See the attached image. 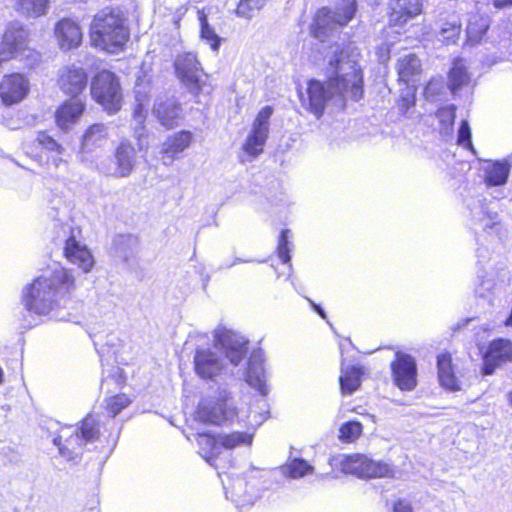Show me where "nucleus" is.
<instances>
[{
  "label": "nucleus",
  "mask_w": 512,
  "mask_h": 512,
  "mask_svg": "<svg viewBox=\"0 0 512 512\" xmlns=\"http://www.w3.org/2000/svg\"><path fill=\"white\" fill-rule=\"evenodd\" d=\"M490 25L489 18L478 13L471 14L466 27L467 42L475 45L481 42Z\"/></svg>",
  "instance_id": "obj_28"
},
{
  "label": "nucleus",
  "mask_w": 512,
  "mask_h": 512,
  "mask_svg": "<svg viewBox=\"0 0 512 512\" xmlns=\"http://www.w3.org/2000/svg\"><path fill=\"white\" fill-rule=\"evenodd\" d=\"M75 277L66 268L56 267L37 277L24 289V305L36 314L45 315L58 307L75 290Z\"/></svg>",
  "instance_id": "obj_2"
},
{
  "label": "nucleus",
  "mask_w": 512,
  "mask_h": 512,
  "mask_svg": "<svg viewBox=\"0 0 512 512\" xmlns=\"http://www.w3.org/2000/svg\"><path fill=\"white\" fill-rule=\"evenodd\" d=\"M512 361V342L507 339H497L490 343L484 355L483 374L491 375L503 363Z\"/></svg>",
  "instance_id": "obj_16"
},
{
  "label": "nucleus",
  "mask_w": 512,
  "mask_h": 512,
  "mask_svg": "<svg viewBox=\"0 0 512 512\" xmlns=\"http://www.w3.org/2000/svg\"><path fill=\"white\" fill-rule=\"evenodd\" d=\"M12 8L25 18H39L48 13L50 0H11Z\"/></svg>",
  "instance_id": "obj_26"
},
{
  "label": "nucleus",
  "mask_w": 512,
  "mask_h": 512,
  "mask_svg": "<svg viewBox=\"0 0 512 512\" xmlns=\"http://www.w3.org/2000/svg\"><path fill=\"white\" fill-rule=\"evenodd\" d=\"M246 339L227 329L226 327H218L214 332V348L221 350L226 358L233 365H238L247 352Z\"/></svg>",
  "instance_id": "obj_11"
},
{
  "label": "nucleus",
  "mask_w": 512,
  "mask_h": 512,
  "mask_svg": "<svg viewBox=\"0 0 512 512\" xmlns=\"http://www.w3.org/2000/svg\"><path fill=\"white\" fill-rule=\"evenodd\" d=\"M194 366L197 375L201 378L212 379L222 372L225 363L217 351L207 348L196 351Z\"/></svg>",
  "instance_id": "obj_17"
},
{
  "label": "nucleus",
  "mask_w": 512,
  "mask_h": 512,
  "mask_svg": "<svg viewBox=\"0 0 512 512\" xmlns=\"http://www.w3.org/2000/svg\"><path fill=\"white\" fill-rule=\"evenodd\" d=\"M192 142L189 131H180L168 137L161 145L163 163L169 165L178 154L186 150Z\"/></svg>",
  "instance_id": "obj_22"
},
{
  "label": "nucleus",
  "mask_w": 512,
  "mask_h": 512,
  "mask_svg": "<svg viewBox=\"0 0 512 512\" xmlns=\"http://www.w3.org/2000/svg\"><path fill=\"white\" fill-rule=\"evenodd\" d=\"M355 12L356 0H342V4L337 7L335 12L326 7L320 9L315 16L312 26L314 36L324 41L329 33L335 31L338 27L348 24Z\"/></svg>",
  "instance_id": "obj_6"
},
{
  "label": "nucleus",
  "mask_w": 512,
  "mask_h": 512,
  "mask_svg": "<svg viewBox=\"0 0 512 512\" xmlns=\"http://www.w3.org/2000/svg\"><path fill=\"white\" fill-rule=\"evenodd\" d=\"M507 398H508V402L509 404L512 406V391H510L507 395Z\"/></svg>",
  "instance_id": "obj_52"
},
{
  "label": "nucleus",
  "mask_w": 512,
  "mask_h": 512,
  "mask_svg": "<svg viewBox=\"0 0 512 512\" xmlns=\"http://www.w3.org/2000/svg\"><path fill=\"white\" fill-rule=\"evenodd\" d=\"M143 109V104L139 103L137 109L135 110L134 116L137 118L138 122L141 123L143 119V115L141 114V111Z\"/></svg>",
  "instance_id": "obj_51"
},
{
  "label": "nucleus",
  "mask_w": 512,
  "mask_h": 512,
  "mask_svg": "<svg viewBox=\"0 0 512 512\" xmlns=\"http://www.w3.org/2000/svg\"><path fill=\"white\" fill-rule=\"evenodd\" d=\"M131 400L125 394L113 396L107 400V409L115 417L122 409L130 404Z\"/></svg>",
  "instance_id": "obj_41"
},
{
  "label": "nucleus",
  "mask_w": 512,
  "mask_h": 512,
  "mask_svg": "<svg viewBox=\"0 0 512 512\" xmlns=\"http://www.w3.org/2000/svg\"><path fill=\"white\" fill-rule=\"evenodd\" d=\"M174 68L177 78L193 93L204 84V72L196 54L183 52L176 56Z\"/></svg>",
  "instance_id": "obj_9"
},
{
  "label": "nucleus",
  "mask_w": 512,
  "mask_h": 512,
  "mask_svg": "<svg viewBox=\"0 0 512 512\" xmlns=\"http://www.w3.org/2000/svg\"><path fill=\"white\" fill-rule=\"evenodd\" d=\"M394 512H412V508L408 503L400 500L395 504Z\"/></svg>",
  "instance_id": "obj_48"
},
{
  "label": "nucleus",
  "mask_w": 512,
  "mask_h": 512,
  "mask_svg": "<svg viewBox=\"0 0 512 512\" xmlns=\"http://www.w3.org/2000/svg\"><path fill=\"white\" fill-rule=\"evenodd\" d=\"M97 435L96 421L89 415L83 420L80 433L76 432L67 437L64 444L61 442L63 436L60 435L54 439V443L59 447L60 454L63 457H66L68 460H75L78 457L80 448L86 442L95 439Z\"/></svg>",
  "instance_id": "obj_10"
},
{
  "label": "nucleus",
  "mask_w": 512,
  "mask_h": 512,
  "mask_svg": "<svg viewBox=\"0 0 512 512\" xmlns=\"http://www.w3.org/2000/svg\"><path fill=\"white\" fill-rule=\"evenodd\" d=\"M461 22L457 17H453L450 21L442 24L440 35L444 41L455 43L461 33Z\"/></svg>",
  "instance_id": "obj_38"
},
{
  "label": "nucleus",
  "mask_w": 512,
  "mask_h": 512,
  "mask_svg": "<svg viewBox=\"0 0 512 512\" xmlns=\"http://www.w3.org/2000/svg\"><path fill=\"white\" fill-rule=\"evenodd\" d=\"M116 168L111 173L115 177H128L136 163V150L134 146L127 142L122 141L115 151Z\"/></svg>",
  "instance_id": "obj_23"
},
{
  "label": "nucleus",
  "mask_w": 512,
  "mask_h": 512,
  "mask_svg": "<svg viewBox=\"0 0 512 512\" xmlns=\"http://www.w3.org/2000/svg\"><path fill=\"white\" fill-rule=\"evenodd\" d=\"M37 141L40 145H42L48 150H56L59 153H61L62 148L60 147V145H58V143L45 132L38 133Z\"/></svg>",
  "instance_id": "obj_46"
},
{
  "label": "nucleus",
  "mask_w": 512,
  "mask_h": 512,
  "mask_svg": "<svg viewBox=\"0 0 512 512\" xmlns=\"http://www.w3.org/2000/svg\"><path fill=\"white\" fill-rule=\"evenodd\" d=\"M330 465L344 474L366 479L393 477L395 473L389 463L373 460L363 454L333 456L330 459Z\"/></svg>",
  "instance_id": "obj_4"
},
{
  "label": "nucleus",
  "mask_w": 512,
  "mask_h": 512,
  "mask_svg": "<svg viewBox=\"0 0 512 512\" xmlns=\"http://www.w3.org/2000/svg\"><path fill=\"white\" fill-rule=\"evenodd\" d=\"M197 443L199 446L200 455L212 466L217 467L214 463V459L217 458L220 453V444L217 437H212L207 434H199L197 437Z\"/></svg>",
  "instance_id": "obj_32"
},
{
  "label": "nucleus",
  "mask_w": 512,
  "mask_h": 512,
  "mask_svg": "<svg viewBox=\"0 0 512 512\" xmlns=\"http://www.w3.org/2000/svg\"><path fill=\"white\" fill-rule=\"evenodd\" d=\"M438 378L442 387L450 391L461 389L459 380L454 374L452 358L449 353H441L437 357Z\"/></svg>",
  "instance_id": "obj_25"
},
{
  "label": "nucleus",
  "mask_w": 512,
  "mask_h": 512,
  "mask_svg": "<svg viewBox=\"0 0 512 512\" xmlns=\"http://www.w3.org/2000/svg\"><path fill=\"white\" fill-rule=\"evenodd\" d=\"M247 383L257 389L262 395L267 394L265 372L262 363L256 356L249 360L248 370L246 373Z\"/></svg>",
  "instance_id": "obj_30"
},
{
  "label": "nucleus",
  "mask_w": 512,
  "mask_h": 512,
  "mask_svg": "<svg viewBox=\"0 0 512 512\" xmlns=\"http://www.w3.org/2000/svg\"><path fill=\"white\" fill-rule=\"evenodd\" d=\"M237 415V411L228 403V396L225 392L217 398L202 400L196 411V418L200 422L215 425L231 421Z\"/></svg>",
  "instance_id": "obj_8"
},
{
  "label": "nucleus",
  "mask_w": 512,
  "mask_h": 512,
  "mask_svg": "<svg viewBox=\"0 0 512 512\" xmlns=\"http://www.w3.org/2000/svg\"><path fill=\"white\" fill-rule=\"evenodd\" d=\"M30 88V80L25 74H6L0 79V100L7 107L19 104L27 98Z\"/></svg>",
  "instance_id": "obj_12"
},
{
  "label": "nucleus",
  "mask_w": 512,
  "mask_h": 512,
  "mask_svg": "<svg viewBox=\"0 0 512 512\" xmlns=\"http://www.w3.org/2000/svg\"><path fill=\"white\" fill-rule=\"evenodd\" d=\"M245 483L242 479H238L231 488V496L232 500L237 504L245 505L253 502V499L246 498L245 494L242 493V489L244 488Z\"/></svg>",
  "instance_id": "obj_42"
},
{
  "label": "nucleus",
  "mask_w": 512,
  "mask_h": 512,
  "mask_svg": "<svg viewBox=\"0 0 512 512\" xmlns=\"http://www.w3.org/2000/svg\"><path fill=\"white\" fill-rule=\"evenodd\" d=\"M272 114V107L265 106L259 111L253 122L251 132L243 144V151L252 158H256L263 152L269 134V119Z\"/></svg>",
  "instance_id": "obj_13"
},
{
  "label": "nucleus",
  "mask_w": 512,
  "mask_h": 512,
  "mask_svg": "<svg viewBox=\"0 0 512 512\" xmlns=\"http://www.w3.org/2000/svg\"><path fill=\"white\" fill-rule=\"evenodd\" d=\"M469 82V76L466 67L462 61H456L449 73V87L452 92H456L459 88Z\"/></svg>",
  "instance_id": "obj_35"
},
{
  "label": "nucleus",
  "mask_w": 512,
  "mask_h": 512,
  "mask_svg": "<svg viewBox=\"0 0 512 512\" xmlns=\"http://www.w3.org/2000/svg\"><path fill=\"white\" fill-rule=\"evenodd\" d=\"M471 131L467 121H463L458 131V144L472 148Z\"/></svg>",
  "instance_id": "obj_45"
},
{
  "label": "nucleus",
  "mask_w": 512,
  "mask_h": 512,
  "mask_svg": "<svg viewBox=\"0 0 512 512\" xmlns=\"http://www.w3.org/2000/svg\"><path fill=\"white\" fill-rule=\"evenodd\" d=\"M108 136V128L101 123H95L89 126L83 134L81 148L83 151L90 152L102 145Z\"/></svg>",
  "instance_id": "obj_29"
},
{
  "label": "nucleus",
  "mask_w": 512,
  "mask_h": 512,
  "mask_svg": "<svg viewBox=\"0 0 512 512\" xmlns=\"http://www.w3.org/2000/svg\"><path fill=\"white\" fill-rule=\"evenodd\" d=\"M397 71L400 80L408 83L415 81L421 72V63L415 54H408L401 57L397 64Z\"/></svg>",
  "instance_id": "obj_31"
},
{
  "label": "nucleus",
  "mask_w": 512,
  "mask_h": 512,
  "mask_svg": "<svg viewBox=\"0 0 512 512\" xmlns=\"http://www.w3.org/2000/svg\"><path fill=\"white\" fill-rule=\"evenodd\" d=\"M85 110V104L78 98L65 101L55 112L57 126L68 131L78 122Z\"/></svg>",
  "instance_id": "obj_20"
},
{
  "label": "nucleus",
  "mask_w": 512,
  "mask_h": 512,
  "mask_svg": "<svg viewBox=\"0 0 512 512\" xmlns=\"http://www.w3.org/2000/svg\"><path fill=\"white\" fill-rule=\"evenodd\" d=\"M391 370L394 383L399 389L411 391L417 386L416 363L410 355L397 352Z\"/></svg>",
  "instance_id": "obj_14"
},
{
  "label": "nucleus",
  "mask_w": 512,
  "mask_h": 512,
  "mask_svg": "<svg viewBox=\"0 0 512 512\" xmlns=\"http://www.w3.org/2000/svg\"><path fill=\"white\" fill-rule=\"evenodd\" d=\"M309 303L311 304V306L313 307V309L323 318L325 319L326 318V313L325 311L317 304H315L312 300L308 299Z\"/></svg>",
  "instance_id": "obj_50"
},
{
  "label": "nucleus",
  "mask_w": 512,
  "mask_h": 512,
  "mask_svg": "<svg viewBox=\"0 0 512 512\" xmlns=\"http://www.w3.org/2000/svg\"><path fill=\"white\" fill-rule=\"evenodd\" d=\"M253 436L244 432H232L230 434H219L218 441L220 448L233 449L241 445H251Z\"/></svg>",
  "instance_id": "obj_34"
},
{
  "label": "nucleus",
  "mask_w": 512,
  "mask_h": 512,
  "mask_svg": "<svg viewBox=\"0 0 512 512\" xmlns=\"http://www.w3.org/2000/svg\"><path fill=\"white\" fill-rule=\"evenodd\" d=\"M129 39V29L120 11L104 9L94 16L90 26L91 44L109 53L121 51Z\"/></svg>",
  "instance_id": "obj_3"
},
{
  "label": "nucleus",
  "mask_w": 512,
  "mask_h": 512,
  "mask_svg": "<svg viewBox=\"0 0 512 512\" xmlns=\"http://www.w3.org/2000/svg\"><path fill=\"white\" fill-rule=\"evenodd\" d=\"M289 233V230H283L278 244V256L283 263H288L290 261V249L288 247Z\"/></svg>",
  "instance_id": "obj_43"
},
{
  "label": "nucleus",
  "mask_w": 512,
  "mask_h": 512,
  "mask_svg": "<svg viewBox=\"0 0 512 512\" xmlns=\"http://www.w3.org/2000/svg\"><path fill=\"white\" fill-rule=\"evenodd\" d=\"M361 370L357 367L351 366L342 368L340 376V386L342 393L351 394L360 386Z\"/></svg>",
  "instance_id": "obj_33"
},
{
  "label": "nucleus",
  "mask_w": 512,
  "mask_h": 512,
  "mask_svg": "<svg viewBox=\"0 0 512 512\" xmlns=\"http://www.w3.org/2000/svg\"><path fill=\"white\" fill-rule=\"evenodd\" d=\"M199 21L201 26V39L207 42L212 50H218L221 38L216 34L215 30L208 24L206 15L203 12H199Z\"/></svg>",
  "instance_id": "obj_37"
},
{
  "label": "nucleus",
  "mask_w": 512,
  "mask_h": 512,
  "mask_svg": "<svg viewBox=\"0 0 512 512\" xmlns=\"http://www.w3.org/2000/svg\"><path fill=\"white\" fill-rule=\"evenodd\" d=\"M266 3L267 0H240L236 13L238 16L249 19L261 10Z\"/></svg>",
  "instance_id": "obj_39"
},
{
  "label": "nucleus",
  "mask_w": 512,
  "mask_h": 512,
  "mask_svg": "<svg viewBox=\"0 0 512 512\" xmlns=\"http://www.w3.org/2000/svg\"><path fill=\"white\" fill-rule=\"evenodd\" d=\"M485 182L489 186H500L506 183L510 164L507 161H488L483 167Z\"/></svg>",
  "instance_id": "obj_27"
},
{
  "label": "nucleus",
  "mask_w": 512,
  "mask_h": 512,
  "mask_svg": "<svg viewBox=\"0 0 512 512\" xmlns=\"http://www.w3.org/2000/svg\"><path fill=\"white\" fill-rule=\"evenodd\" d=\"M326 59V84L311 80L307 87V97L302 96L303 106L317 118L323 114L328 102L343 107L346 99L358 101L364 92L361 54L355 45H336L326 55Z\"/></svg>",
  "instance_id": "obj_1"
},
{
  "label": "nucleus",
  "mask_w": 512,
  "mask_h": 512,
  "mask_svg": "<svg viewBox=\"0 0 512 512\" xmlns=\"http://www.w3.org/2000/svg\"><path fill=\"white\" fill-rule=\"evenodd\" d=\"M152 112L161 125L172 128L177 124L181 108L173 97H160L156 100Z\"/></svg>",
  "instance_id": "obj_21"
},
{
  "label": "nucleus",
  "mask_w": 512,
  "mask_h": 512,
  "mask_svg": "<svg viewBox=\"0 0 512 512\" xmlns=\"http://www.w3.org/2000/svg\"><path fill=\"white\" fill-rule=\"evenodd\" d=\"M2 375H3V372H2V369L0 368V383L2 382Z\"/></svg>",
  "instance_id": "obj_54"
},
{
  "label": "nucleus",
  "mask_w": 512,
  "mask_h": 512,
  "mask_svg": "<svg viewBox=\"0 0 512 512\" xmlns=\"http://www.w3.org/2000/svg\"><path fill=\"white\" fill-rule=\"evenodd\" d=\"M241 261H242L241 259L237 258V259H235V261L230 266H233L236 263H240Z\"/></svg>",
  "instance_id": "obj_53"
},
{
  "label": "nucleus",
  "mask_w": 512,
  "mask_h": 512,
  "mask_svg": "<svg viewBox=\"0 0 512 512\" xmlns=\"http://www.w3.org/2000/svg\"><path fill=\"white\" fill-rule=\"evenodd\" d=\"M54 35L61 50L75 49L82 43L83 33L79 24L69 18L56 23Z\"/></svg>",
  "instance_id": "obj_18"
},
{
  "label": "nucleus",
  "mask_w": 512,
  "mask_h": 512,
  "mask_svg": "<svg viewBox=\"0 0 512 512\" xmlns=\"http://www.w3.org/2000/svg\"><path fill=\"white\" fill-rule=\"evenodd\" d=\"M420 13V0H393L390 22L394 25H403Z\"/></svg>",
  "instance_id": "obj_24"
},
{
  "label": "nucleus",
  "mask_w": 512,
  "mask_h": 512,
  "mask_svg": "<svg viewBox=\"0 0 512 512\" xmlns=\"http://www.w3.org/2000/svg\"><path fill=\"white\" fill-rule=\"evenodd\" d=\"M91 94L93 99L109 113H115L121 107L122 94L119 81L110 71L103 70L94 77Z\"/></svg>",
  "instance_id": "obj_7"
},
{
  "label": "nucleus",
  "mask_w": 512,
  "mask_h": 512,
  "mask_svg": "<svg viewBox=\"0 0 512 512\" xmlns=\"http://www.w3.org/2000/svg\"><path fill=\"white\" fill-rule=\"evenodd\" d=\"M474 219L479 223V225L484 229H492L495 225V221H494V218L491 217L490 215H486V214H483L482 217L480 216H477L476 214H474Z\"/></svg>",
  "instance_id": "obj_47"
},
{
  "label": "nucleus",
  "mask_w": 512,
  "mask_h": 512,
  "mask_svg": "<svg viewBox=\"0 0 512 512\" xmlns=\"http://www.w3.org/2000/svg\"><path fill=\"white\" fill-rule=\"evenodd\" d=\"M363 426L359 421H348L339 428L338 439L342 443L355 442L362 434Z\"/></svg>",
  "instance_id": "obj_36"
},
{
  "label": "nucleus",
  "mask_w": 512,
  "mask_h": 512,
  "mask_svg": "<svg viewBox=\"0 0 512 512\" xmlns=\"http://www.w3.org/2000/svg\"><path fill=\"white\" fill-rule=\"evenodd\" d=\"M30 31L25 24L14 20L6 24L0 40V59L13 60L18 58H33L37 61L38 54L30 49Z\"/></svg>",
  "instance_id": "obj_5"
},
{
  "label": "nucleus",
  "mask_w": 512,
  "mask_h": 512,
  "mask_svg": "<svg viewBox=\"0 0 512 512\" xmlns=\"http://www.w3.org/2000/svg\"><path fill=\"white\" fill-rule=\"evenodd\" d=\"M88 76L85 70L74 65L63 67L59 71L58 83L61 90L76 98L86 88Z\"/></svg>",
  "instance_id": "obj_19"
},
{
  "label": "nucleus",
  "mask_w": 512,
  "mask_h": 512,
  "mask_svg": "<svg viewBox=\"0 0 512 512\" xmlns=\"http://www.w3.org/2000/svg\"><path fill=\"white\" fill-rule=\"evenodd\" d=\"M63 252L68 262L76 265L84 273H89L93 269L95 260L92 253L74 233L66 239Z\"/></svg>",
  "instance_id": "obj_15"
},
{
  "label": "nucleus",
  "mask_w": 512,
  "mask_h": 512,
  "mask_svg": "<svg viewBox=\"0 0 512 512\" xmlns=\"http://www.w3.org/2000/svg\"><path fill=\"white\" fill-rule=\"evenodd\" d=\"M492 4L497 9H503L512 6V0H491Z\"/></svg>",
  "instance_id": "obj_49"
},
{
  "label": "nucleus",
  "mask_w": 512,
  "mask_h": 512,
  "mask_svg": "<svg viewBox=\"0 0 512 512\" xmlns=\"http://www.w3.org/2000/svg\"><path fill=\"white\" fill-rule=\"evenodd\" d=\"M313 471V467L303 459H294L284 467V472L292 478H300Z\"/></svg>",
  "instance_id": "obj_40"
},
{
  "label": "nucleus",
  "mask_w": 512,
  "mask_h": 512,
  "mask_svg": "<svg viewBox=\"0 0 512 512\" xmlns=\"http://www.w3.org/2000/svg\"><path fill=\"white\" fill-rule=\"evenodd\" d=\"M398 109L402 114H406L411 107L415 105V94L410 88L401 95L398 100Z\"/></svg>",
  "instance_id": "obj_44"
}]
</instances>
